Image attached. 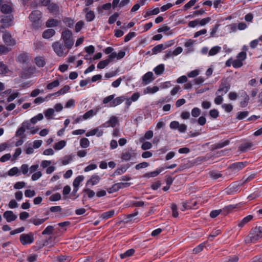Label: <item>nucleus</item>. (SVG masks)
Returning <instances> with one entry per match:
<instances>
[{"label": "nucleus", "mask_w": 262, "mask_h": 262, "mask_svg": "<svg viewBox=\"0 0 262 262\" xmlns=\"http://www.w3.org/2000/svg\"><path fill=\"white\" fill-rule=\"evenodd\" d=\"M61 38L63 40V43L68 50H70L74 45V39L71 31L67 28H63L61 32Z\"/></svg>", "instance_id": "obj_1"}, {"label": "nucleus", "mask_w": 262, "mask_h": 262, "mask_svg": "<svg viewBox=\"0 0 262 262\" xmlns=\"http://www.w3.org/2000/svg\"><path fill=\"white\" fill-rule=\"evenodd\" d=\"M262 237V229L256 227L252 229L249 234L245 238L247 243H254Z\"/></svg>", "instance_id": "obj_2"}, {"label": "nucleus", "mask_w": 262, "mask_h": 262, "mask_svg": "<svg viewBox=\"0 0 262 262\" xmlns=\"http://www.w3.org/2000/svg\"><path fill=\"white\" fill-rule=\"evenodd\" d=\"M52 47L54 51L59 57L66 56L69 50L65 47V45L61 41H57L53 43Z\"/></svg>", "instance_id": "obj_3"}, {"label": "nucleus", "mask_w": 262, "mask_h": 262, "mask_svg": "<svg viewBox=\"0 0 262 262\" xmlns=\"http://www.w3.org/2000/svg\"><path fill=\"white\" fill-rule=\"evenodd\" d=\"M14 17L12 14L2 15L0 16V29L9 28L13 25Z\"/></svg>", "instance_id": "obj_4"}, {"label": "nucleus", "mask_w": 262, "mask_h": 262, "mask_svg": "<svg viewBox=\"0 0 262 262\" xmlns=\"http://www.w3.org/2000/svg\"><path fill=\"white\" fill-rule=\"evenodd\" d=\"M41 12L39 10L33 11L29 15V18L32 22L34 27L37 28L41 25L40 18Z\"/></svg>", "instance_id": "obj_5"}, {"label": "nucleus", "mask_w": 262, "mask_h": 262, "mask_svg": "<svg viewBox=\"0 0 262 262\" xmlns=\"http://www.w3.org/2000/svg\"><path fill=\"white\" fill-rule=\"evenodd\" d=\"M2 38L7 46H14L16 44V40L12 37L9 31L5 30L3 32Z\"/></svg>", "instance_id": "obj_6"}, {"label": "nucleus", "mask_w": 262, "mask_h": 262, "mask_svg": "<svg viewBox=\"0 0 262 262\" xmlns=\"http://www.w3.org/2000/svg\"><path fill=\"white\" fill-rule=\"evenodd\" d=\"M19 239L20 243L23 245H28L32 244L34 240V234L33 233H23L20 235Z\"/></svg>", "instance_id": "obj_7"}, {"label": "nucleus", "mask_w": 262, "mask_h": 262, "mask_svg": "<svg viewBox=\"0 0 262 262\" xmlns=\"http://www.w3.org/2000/svg\"><path fill=\"white\" fill-rule=\"evenodd\" d=\"M241 181L232 184L227 188V192L229 194H232L239 190V186L244 185Z\"/></svg>", "instance_id": "obj_8"}, {"label": "nucleus", "mask_w": 262, "mask_h": 262, "mask_svg": "<svg viewBox=\"0 0 262 262\" xmlns=\"http://www.w3.org/2000/svg\"><path fill=\"white\" fill-rule=\"evenodd\" d=\"M135 156L136 153L133 150H124L121 154V158L123 161H128L130 160L133 157H135Z\"/></svg>", "instance_id": "obj_9"}, {"label": "nucleus", "mask_w": 262, "mask_h": 262, "mask_svg": "<svg viewBox=\"0 0 262 262\" xmlns=\"http://www.w3.org/2000/svg\"><path fill=\"white\" fill-rule=\"evenodd\" d=\"M230 88V85L226 80L222 81L219 90L216 93V95L221 94L222 93L223 94H226L229 91Z\"/></svg>", "instance_id": "obj_10"}, {"label": "nucleus", "mask_w": 262, "mask_h": 262, "mask_svg": "<svg viewBox=\"0 0 262 262\" xmlns=\"http://www.w3.org/2000/svg\"><path fill=\"white\" fill-rule=\"evenodd\" d=\"M172 45L171 43L167 42L165 44H159L156 46L152 49V51L154 54H156L158 53L161 52L163 50H164Z\"/></svg>", "instance_id": "obj_11"}, {"label": "nucleus", "mask_w": 262, "mask_h": 262, "mask_svg": "<svg viewBox=\"0 0 262 262\" xmlns=\"http://www.w3.org/2000/svg\"><path fill=\"white\" fill-rule=\"evenodd\" d=\"M1 11L3 13L11 14L10 13L13 11L12 4L10 3L2 4L1 7Z\"/></svg>", "instance_id": "obj_12"}, {"label": "nucleus", "mask_w": 262, "mask_h": 262, "mask_svg": "<svg viewBox=\"0 0 262 262\" xmlns=\"http://www.w3.org/2000/svg\"><path fill=\"white\" fill-rule=\"evenodd\" d=\"M245 166L246 163L237 162L232 164L229 167L233 172L235 173L241 170Z\"/></svg>", "instance_id": "obj_13"}, {"label": "nucleus", "mask_w": 262, "mask_h": 262, "mask_svg": "<svg viewBox=\"0 0 262 262\" xmlns=\"http://www.w3.org/2000/svg\"><path fill=\"white\" fill-rule=\"evenodd\" d=\"M101 180L100 177L97 174H93L91 178L86 182V185L93 186L99 183Z\"/></svg>", "instance_id": "obj_14"}, {"label": "nucleus", "mask_w": 262, "mask_h": 262, "mask_svg": "<svg viewBox=\"0 0 262 262\" xmlns=\"http://www.w3.org/2000/svg\"><path fill=\"white\" fill-rule=\"evenodd\" d=\"M3 216L8 222H11L15 221L17 216L15 215L12 211H6L4 213Z\"/></svg>", "instance_id": "obj_15"}, {"label": "nucleus", "mask_w": 262, "mask_h": 262, "mask_svg": "<svg viewBox=\"0 0 262 262\" xmlns=\"http://www.w3.org/2000/svg\"><path fill=\"white\" fill-rule=\"evenodd\" d=\"M103 134V131L102 129H100L99 127L95 128L94 129H92L88 132H87L85 134L86 137L92 136L94 135H96L97 137H100L102 136Z\"/></svg>", "instance_id": "obj_16"}, {"label": "nucleus", "mask_w": 262, "mask_h": 262, "mask_svg": "<svg viewBox=\"0 0 262 262\" xmlns=\"http://www.w3.org/2000/svg\"><path fill=\"white\" fill-rule=\"evenodd\" d=\"M153 75V73L151 72H148L143 75L142 77V81L145 84H147L154 80Z\"/></svg>", "instance_id": "obj_17"}, {"label": "nucleus", "mask_w": 262, "mask_h": 262, "mask_svg": "<svg viewBox=\"0 0 262 262\" xmlns=\"http://www.w3.org/2000/svg\"><path fill=\"white\" fill-rule=\"evenodd\" d=\"M253 146V143L251 142H245L242 143L239 147L238 150L241 152H244L250 149Z\"/></svg>", "instance_id": "obj_18"}, {"label": "nucleus", "mask_w": 262, "mask_h": 262, "mask_svg": "<svg viewBox=\"0 0 262 262\" xmlns=\"http://www.w3.org/2000/svg\"><path fill=\"white\" fill-rule=\"evenodd\" d=\"M230 143V141L226 140L225 141H221L219 143L214 144L211 146V150H214L217 149L221 148L225 146L228 145Z\"/></svg>", "instance_id": "obj_19"}, {"label": "nucleus", "mask_w": 262, "mask_h": 262, "mask_svg": "<svg viewBox=\"0 0 262 262\" xmlns=\"http://www.w3.org/2000/svg\"><path fill=\"white\" fill-rule=\"evenodd\" d=\"M55 34V31L53 29H48L42 33V37L46 39H49L53 37Z\"/></svg>", "instance_id": "obj_20"}, {"label": "nucleus", "mask_w": 262, "mask_h": 262, "mask_svg": "<svg viewBox=\"0 0 262 262\" xmlns=\"http://www.w3.org/2000/svg\"><path fill=\"white\" fill-rule=\"evenodd\" d=\"M60 21L57 19L51 18L48 19L46 23V26L47 27H56L59 25Z\"/></svg>", "instance_id": "obj_21"}, {"label": "nucleus", "mask_w": 262, "mask_h": 262, "mask_svg": "<svg viewBox=\"0 0 262 262\" xmlns=\"http://www.w3.org/2000/svg\"><path fill=\"white\" fill-rule=\"evenodd\" d=\"M135 253V250L134 249H130L125 252L120 254V257L121 259H124L128 257L132 256Z\"/></svg>", "instance_id": "obj_22"}, {"label": "nucleus", "mask_w": 262, "mask_h": 262, "mask_svg": "<svg viewBox=\"0 0 262 262\" xmlns=\"http://www.w3.org/2000/svg\"><path fill=\"white\" fill-rule=\"evenodd\" d=\"M253 218V216L251 215H249L246 217H245L242 221H241L238 224V226L239 227H243L246 224L250 221Z\"/></svg>", "instance_id": "obj_23"}, {"label": "nucleus", "mask_w": 262, "mask_h": 262, "mask_svg": "<svg viewBox=\"0 0 262 262\" xmlns=\"http://www.w3.org/2000/svg\"><path fill=\"white\" fill-rule=\"evenodd\" d=\"M129 166L126 165H122L120 168H118L114 173V175H121L124 173L128 168Z\"/></svg>", "instance_id": "obj_24"}, {"label": "nucleus", "mask_w": 262, "mask_h": 262, "mask_svg": "<svg viewBox=\"0 0 262 262\" xmlns=\"http://www.w3.org/2000/svg\"><path fill=\"white\" fill-rule=\"evenodd\" d=\"M164 71V65L163 64H159V66L155 67L154 69V71L155 74L157 75H161L163 74Z\"/></svg>", "instance_id": "obj_25"}, {"label": "nucleus", "mask_w": 262, "mask_h": 262, "mask_svg": "<svg viewBox=\"0 0 262 262\" xmlns=\"http://www.w3.org/2000/svg\"><path fill=\"white\" fill-rule=\"evenodd\" d=\"M84 177L83 176H79L76 177L73 183V185L74 187H78L80 184V183L83 181Z\"/></svg>", "instance_id": "obj_26"}, {"label": "nucleus", "mask_w": 262, "mask_h": 262, "mask_svg": "<svg viewBox=\"0 0 262 262\" xmlns=\"http://www.w3.org/2000/svg\"><path fill=\"white\" fill-rule=\"evenodd\" d=\"M35 62L39 67H43L46 64V62L43 58L41 57H36L35 58Z\"/></svg>", "instance_id": "obj_27"}, {"label": "nucleus", "mask_w": 262, "mask_h": 262, "mask_svg": "<svg viewBox=\"0 0 262 262\" xmlns=\"http://www.w3.org/2000/svg\"><path fill=\"white\" fill-rule=\"evenodd\" d=\"M47 219H35L31 218L30 219V222L33 223L34 225L37 226L43 223Z\"/></svg>", "instance_id": "obj_28"}, {"label": "nucleus", "mask_w": 262, "mask_h": 262, "mask_svg": "<svg viewBox=\"0 0 262 262\" xmlns=\"http://www.w3.org/2000/svg\"><path fill=\"white\" fill-rule=\"evenodd\" d=\"M60 81L58 79H56L53 82L49 83L47 85V89L48 90H52L54 88H56L59 85Z\"/></svg>", "instance_id": "obj_29"}, {"label": "nucleus", "mask_w": 262, "mask_h": 262, "mask_svg": "<svg viewBox=\"0 0 262 262\" xmlns=\"http://www.w3.org/2000/svg\"><path fill=\"white\" fill-rule=\"evenodd\" d=\"M243 94L244 95L243 97H244V99L241 102V106L242 107H245L248 104L249 97L246 92H244Z\"/></svg>", "instance_id": "obj_30"}, {"label": "nucleus", "mask_w": 262, "mask_h": 262, "mask_svg": "<svg viewBox=\"0 0 262 262\" xmlns=\"http://www.w3.org/2000/svg\"><path fill=\"white\" fill-rule=\"evenodd\" d=\"M63 22L66 25L67 27L69 28H72L74 24V20L70 17H66L63 19Z\"/></svg>", "instance_id": "obj_31"}, {"label": "nucleus", "mask_w": 262, "mask_h": 262, "mask_svg": "<svg viewBox=\"0 0 262 262\" xmlns=\"http://www.w3.org/2000/svg\"><path fill=\"white\" fill-rule=\"evenodd\" d=\"M221 50V48L219 46H215L212 47L210 50L208 52V55L209 56H213L218 53L220 50Z\"/></svg>", "instance_id": "obj_32"}, {"label": "nucleus", "mask_w": 262, "mask_h": 262, "mask_svg": "<svg viewBox=\"0 0 262 262\" xmlns=\"http://www.w3.org/2000/svg\"><path fill=\"white\" fill-rule=\"evenodd\" d=\"M115 214V211L114 210H109L107 212L103 213L101 217L103 219H107L112 216H113Z\"/></svg>", "instance_id": "obj_33"}, {"label": "nucleus", "mask_w": 262, "mask_h": 262, "mask_svg": "<svg viewBox=\"0 0 262 262\" xmlns=\"http://www.w3.org/2000/svg\"><path fill=\"white\" fill-rule=\"evenodd\" d=\"M162 170L163 169L160 170H156L154 171L146 173L143 176V177L147 178L156 177L162 171Z\"/></svg>", "instance_id": "obj_34"}, {"label": "nucleus", "mask_w": 262, "mask_h": 262, "mask_svg": "<svg viewBox=\"0 0 262 262\" xmlns=\"http://www.w3.org/2000/svg\"><path fill=\"white\" fill-rule=\"evenodd\" d=\"M66 142L64 140H61L54 145V148L56 150H60L63 148L66 145Z\"/></svg>", "instance_id": "obj_35"}, {"label": "nucleus", "mask_w": 262, "mask_h": 262, "mask_svg": "<svg viewBox=\"0 0 262 262\" xmlns=\"http://www.w3.org/2000/svg\"><path fill=\"white\" fill-rule=\"evenodd\" d=\"M48 9L51 13L57 12L59 11L58 6L54 3H52L48 6Z\"/></svg>", "instance_id": "obj_36"}, {"label": "nucleus", "mask_w": 262, "mask_h": 262, "mask_svg": "<svg viewBox=\"0 0 262 262\" xmlns=\"http://www.w3.org/2000/svg\"><path fill=\"white\" fill-rule=\"evenodd\" d=\"M25 132V129L24 128V127L21 126L16 131L15 136L16 137H19L20 138L23 139L25 137V135H24Z\"/></svg>", "instance_id": "obj_37"}, {"label": "nucleus", "mask_w": 262, "mask_h": 262, "mask_svg": "<svg viewBox=\"0 0 262 262\" xmlns=\"http://www.w3.org/2000/svg\"><path fill=\"white\" fill-rule=\"evenodd\" d=\"M80 145L82 148H86L90 145V141L87 138H83L80 140Z\"/></svg>", "instance_id": "obj_38"}, {"label": "nucleus", "mask_w": 262, "mask_h": 262, "mask_svg": "<svg viewBox=\"0 0 262 262\" xmlns=\"http://www.w3.org/2000/svg\"><path fill=\"white\" fill-rule=\"evenodd\" d=\"M43 118V115L42 114H39L36 116L32 118L30 120V122L32 124H35L38 121L41 120Z\"/></svg>", "instance_id": "obj_39"}, {"label": "nucleus", "mask_w": 262, "mask_h": 262, "mask_svg": "<svg viewBox=\"0 0 262 262\" xmlns=\"http://www.w3.org/2000/svg\"><path fill=\"white\" fill-rule=\"evenodd\" d=\"M110 126L114 127L118 123V118L116 116H112L110 120L108 121Z\"/></svg>", "instance_id": "obj_40"}, {"label": "nucleus", "mask_w": 262, "mask_h": 262, "mask_svg": "<svg viewBox=\"0 0 262 262\" xmlns=\"http://www.w3.org/2000/svg\"><path fill=\"white\" fill-rule=\"evenodd\" d=\"M249 114V112L244 111L238 112L237 114L236 119L238 120H242L247 117Z\"/></svg>", "instance_id": "obj_41"}, {"label": "nucleus", "mask_w": 262, "mask_h": 262, "mask_svg": "<svg viewBox=\"0 0 262 262\" xmlns=\"http://www.w3.org/2000/svg\"><path fill=\"white\" fill-rule=\"evenodd\" d=\"M160 12L159 9L158 8H155L152 10H148L145 15V17H147L152 15L158 14Z\"/></svg>", "instance_id": "obj_42"}, {"label": "nucleus", "mask_w": 262, "mask_h": 262, "mask_svg": "<svg viewBox=\"0 0 262 262\" xmlns=\"http://www.w3.org/2000/svg\"><path fill=\"white\" fill-rule=\"evenodd\" d=\"M54 227L52 226H48L42 232V235H50L53 233Z\"/></svg>", "instance_id": "obj_43"}, {"label": "nucleus", "mask_w": 262, "mask_h": 262, "mask_svg": "<svg viewBox=\"0 0 262 262\" xmlns=\"http://www.w3.org/2000/svg\"><path fill=\"white\" fill-rule=\"evenodd\" d=\"M8 68L7 66L2 62H0V74H4L8 72Z\"/></svg>", "instance_id": "obj_44"}, {"label": "nucleus", "mask_w": 262, "mask_h": 262, "mask_svg": "<svg viewBox=\"0 0 262 262\" xmlns=\"http://www.w3.org/2000/svg\"><path fill=\"white\" fill-rule=\"evenodd\" d=\"M118 17H119V14L117 12L115 13L114 14H113L109 17L108 23L110 24H114L116 21V20Z\"/></svg>", "instance_id": "obj_45"}, {"label": "nucleus", "mask_w": 262, "mask_h": 262, "mask_svg": "<svg viewBox=\"0 0 262 262\" xmlns=\"http://www.w3.org/2000/svg\"><path fill=\"white\" fill-rule=\"evenodd\" d=\"M209 175H210V177L214 180H216L218 178L222 177V176L221 173H219L215 171H212L210 172Z\"/></svg>", "instance_id": "obj_46"}, {"label": "nucleus", "mask_w": 262, "mask_h": 262, "mask_svg": "<svg viewBox=\"0 0 262 262\" xmlns=\"http://www.w3.org/2000/svg\"><path fill=\"white\" fill-rule=\"evenodd\" d=\"M109 64L108 61L106 59L100 61L97 64V68L102 69L106 67Z\"/></svg>", "instance_id": "obj_47"}, {"label": "nucleus", "mask_w": 262, "mask_h": 262, "mask_svg": "<svg viewBox=\"0 0 262 262\" xmlns=\"http://www.w3.org/2000/svg\"><path fill=\"white\" fill-rule=\"evenodd\" d=\"M95 14L93 11L88 12L85 15V18L87 21H92L95 18Z\"/></svg>", "instance_id": "obj_48"}, {"label": "nucleus", "mask_w": 262, "mask_h": 262, "mask_svg": "<svg viewBox=\"0 0 262 262\" xmlns=\"http://www.w3.org/2000/svg\"><path fill=\"white\" fill-rule=\"evenodd\" d=\"M61 195L59 193H56L52 195L50 198L49 200L51 201H57L61 199Z\"/></svg>", "instance_id": "obj_49"}, {"label": "nucleus", "mask_w": 262, "mask_h": 262, "mask_svg": "<svg viewBox=\"0 0 262 262\" xmlns=\"http://www.w3.org/2000/svg\"><path fill=\"white\" fill-rule=\"evenodd\" d=\"M11 49L4 45H0V54H5L8 53Z\"/></svg>", "instance_id": "obj_50"}, {"label": "nucleus", "mask_w": 262, "mask_h": 262, "mask_svg": "<svg viewBox=\"0 0 262 262\" xmlns=\"http://www.w3.org/2000/svg\"><path fill=\"white\" fill-rule=\"evenodd\" d=\"M243 65V62L241 60L236 59L232 62V66L235 68L241 67Z\"/></svg>", "instance_id": "obj_51"}, {"label": "nucleus", "mask_w": 262, "mask_h": 262, "mask_svg": "<svg viewBox=\"0 0 262 262\" xmlns=\"http://www.w3.org/2000/svg\"><path fill=\"white\" fill-rule=\"evenodd\" d=\"M54 113V110L53 108H48L45 112L46 117L51 118Z\"/></svg>", "instance_id": "obj_52"}, {"label": "nucleus", "mask_w": 262, "mask_h": 262, "mask_svg": "<svg viewBox=\"0 0 262 262\" xmlns=\"http://www.w3.org/2000/svg\"><path fill=\"white\" fill-rule=\"evenodd\" d=\"M94 115V111L93 110H91L88 112H86L83 116L82 118L84 120H86L90 117H92Z\"/></svg>", "instance_id": "obj_53"}, {"label": "nucleus", "mask_w": 262, "mask_h": 262, "mask_svg": "<svg viewBox=\"0 0 262 262\" xmlns=\"http://www.w3.org/2000/svg\"><path fill=\"white\" fill-rule=\"evenodd\" d=\"M83 191L87 193L89 198H93L95 194V192L89 188H85L83 189Z\"/></svg>", "instance_id": "obj_54"}, {"label": "nucleus", "mask_w": 262, "mask_h": 262, "mask_svg": "<svg viewBox=\"0 0 262 262\" xmlns=\"http://www.w3.org/2000/svg\"><path fill=\"white\" fill-rule=\"evenodd\" d=\"M97 165L96 164H91L85 167L84 169L85 172H88L89 171L94 170L96 169Z\"/></svg>", "instance_id": "obj_55"}, {"label": "nucleus", "mask_w": 262, "mask_h": 262, "mask_svg": "<svg viewBox=\"0 0 262 262\" xmlns=\"http://www.w3.org/2000/svg\"><path fill=\"white\" fill-rule=\"evenodd\" d=\"M136 36V33L134 32H130L128 34H127L124 37V41L128 42L132 38Z\"/></svg>", "instance_id": "obj_56"}, {"label": "nucleus", "mask_w": 262, "mask_h": 262, "mask_svg": "<svg viewBox=\"0 0 262 262\" xmlns=\"http://www.w3.org/2000/svg\"><path fill=\"white\" fill-rule=\"evenodd\" d=\"M118 190V186L117 183L114 184L111 187L107 189V191L109 193H112Z\"/></svg>", "instance_id": "obj_57"}, {"label": "nucleus", "mask_w": 262, "mask_h": 262, "mask_svg": "<svg viewBox=\"0 0 262 262\" xmlns=\"http://www.w3.org/2000/svg\"><path fill=\"white\" fill-rule=\"evenodd\" d=\"M201 114L200 110L198 107L193 108L191 111V115L193 117H198Z\"/></svg>", "instance_id": "obj_58"}, {"label": "nucleus", "mask_w": 262, "mask_h": 262, "mask_svg": "<svg viewBox=\"0 0 262 262\" xmlns=\"http://www.w3.org/2000/svg\"><path fill=\"white\" fill-rule=\"evenodd\" d=\"M148 165L149 164L147 162H143L136 165L135 168L137 170H139L141 168L147 167L148 166Z\"/></svg>", "instance_id": "obj_59"}, {"label": "nucleus", "mask_w": 262, "mask_h": 262, "mask_svg": "<svg viewBox=\"0 0 262 262\" xmlns=\"http://www.w3.org/2000/svg\"><path fill=\"white\" fill-rule=\"evenodd\" d=\"M171 209L172 212V216L174 217H178L179 215V213L177 211V206L175 204H172L171 205Z\"/></svg>", "instance_id": "obj_60"}, {"label": "nucleus", "mask_w": 262, "mask_h": 262, "mask_svg": "<svg viewBox=\"0 0 262 262\" xmlns=\"http://www.w3.org/2000/svg\"><path fill=\"white\" fill-rule=\"evenodd\" d=\"M84 25V23L82 20L78 21L75 25V31L79 32Z\"/></svg>", "instance_id": "obj_61"}, {"label": "nucleus", "mask_w": 262, "mask_h": 262, "mask_svg": "<svg viewBox=\"0 0 262 262\" xmlns=\"http://www.w3.org/2000/svg\"><path fill=\"white\" fill-rule=\"evenodd\" d=\"M217 96L214 99V103L216 104H220L222 103L223 100V99L222 98V96L223 95V93H222L221 94H219V95H216Z\"/></svg>", "instance_id": "obj_62"}, {"label": "nucleus", "mask_w": 262, "mask_h": 262, "mask_svg": "<svg viewBox=\"0 0 262 262\" xmlns=\"http://www.w3.org/2000/svg\"><path fill=\"white\" fill-rule=\"evenodd\" d=\"M25 195L26 197L32 198L35 195V192L34 190L27 189L25 192Z\"/></svg>", "instance_id": "obj_63"}, {"label": "nucleus", "mask_w": 262, "mask_h": 262, "mask_svg": "<svg viewBox=\"0 0 262 262\" xmlns=\"http://www.w3.org/2000/svg\"><path fill=\"white\" fill-rule=\"evenodd\" d=\"M57 259L59 262H69L70 260L69 257L64 255H61L58 256L57 258Z\"/></svg>", "instance_id": "obj_64"}]
</instances>
